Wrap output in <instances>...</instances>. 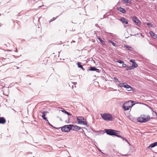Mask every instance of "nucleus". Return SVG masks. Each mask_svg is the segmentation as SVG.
<instances>
[{"label":"nucleus","mask_w":157,"mask_h":157,"mask_svg":"<svg viewBox=\"0 0 157 157\" xmlns=\"http://www.w3.org/2000/svg\"><path fill=\"white\" fill-rule=\"evenodd\" d=\"M134 101L132 100H129L128 101L125 102L122 106L123 108L124 111L128 110L129 109H131L132 107L135 105L134 104H132Z\"/></svg>","instance_id":"obj_1"},{"label":"nucleus","mask_w":157,"mask_h":157,"mask_svg":"<svg viewBox=\"0 0 157 157\" xmlns=\"http://www.w3.org/2000/svg\"><path fill=\"white\" fill-rule=\"evenodd\" d=\"M105 130L107 134L108 135L112 136H115L118 137L122 138L121 136L118 135L119 134V131H117L115 130L111 129H105Z\"/></svg>","instance_id":"obj_2"},{"label":"nucleus","mask_w":157,"mask_h":157,"mask_svg":"<svg viewBox=\"0 0 157 157\" xmlns=\"http://www.w3.org/2000/svg\"><path fill=\"white\" fill-rule=\"evenodd\" d=\"M150 119V117L149 116H146L142 115L138 118L137 121L139 122H145L149 121Z\"/></svg>","instance_id":"obj_3"},{"label":"nucleus","mask_w":157,"mask_h":157,"mask_svg":"<svg viewBox=\"0 0 157 157\" xmlns=\"http://www.w3.org/2000/svg\"><path fill=\"white\" fill-rule=\"evenodd\" d=\"M101 116L103 119L105 121H109L113 120V117L110 114L107 113L101 114Z\"/></svg>","instance_id":"obj_4"},{"label":"nucleus","mask_w":157,"mask_h":157,"mask_svg":"<svg viewBox=\"0 0 157 157\" xmlns=\"http://www.w3.org/2000/svg\"><path fill=\"white\" fill-rule=\"evenodd\" d=\"M77 120L78 121V124L84 125L87 124V122L86 121V120L82 117H78L77 118Z\"/></svg>","instance_id":"obj_5"},{"label":"nucleus","mask_w":157,"mask_h":157,"mask_svg":"<svg viewBox=\"0 0 157 157\" xmlns=\"http://www.w3.org/2000/svg\"><path fill=\"white\" fill-rule=\"evenodd\" d=\"M71 129V124L65 125L61 128V130L63 132H68Z\"/></svg>","instance_id":"obj_6"},{"label":"nucleus","mask_w":157,"mask_h":157,"mask_svg":"<svg viewBox=\"0 0 157 157\" xmlns=\"http://www.w3.org/2000/svg\"><path fill=\"white\" fill-rule=\"evenodd\" d=\"M71 129L74 131H78L80 129L81 127L77 125L71 124Z\"/></svg>","instance_id":"obj_7"},{"label":"nucleus","mask_w":157,"mask_h":157,"mask_svg":"<svg viewBox=\"0 0 157 157\" xmlns=\"http://www.w3.org/2000/svg\"><path fill=\"white\" fill-rule=\"evenodd\" d=\"M132 19L133 21L137 25H140V23L139 20L136 16H133L132 17Z\"/></svg>","instance_id":"obj_8"},{"label":"nucleus","mask_w":157,"mask_h":157,"mask_svg":"<svg viewBox=\"0 0 157 157\" xmlns=\"http://www.w3.org/2000/svg\"><path fill=\"white\" fill-rule=\"evenodd\" d=\"M120 20L123 23L125 24H128V23L127 21L123 17H121L120 19Z\"/></svg>","instance_id":"obj_9"},{"label":"nucleus","mask_w":157,"mask_h":157,"mask_svg":"<svg viewBox=\"0 0 157 157\" xmlns=\"http://www.w3.org/2000/svg\"><path fill=\"white\" fill-rule=\"evenodd\" d=\"M149 33L153 38L156 39L157 38V35L152 31H150Z\"/></svg>","instance_id":"obj_10"},{"label":"nucleus","mask_w":157,"mask_h":157,"mask_svg":"<svg viewBox=\"0 0 157 157\" xmlns=\"http://www.w3.org/2000/svg\"><path fill=\"white\" fill-rule=\"evenodd\" d=\"M157 146V142H155L151 144L149 146L147 147V148H153Z\"/></svg>","instance_id":"obj_11"},{"label":"nucleus","mask_w":157,"mask_h":157,"mask_svg":"<svg viewBox=\"0 0 157 157\" xmlns=\"http://www.w3.org/2000/svg\"><path fill=\"white\" fill-rule=\"evenodd\" d=\"M117 10L118 11L124 13H125L126 12V10L124 9L121 7H119L117 9Z\"/></svg>","instance_id":"obj_12"},{"label":"nucleus","mask_w":157,"mask_h":157,"mask_svg":"<svg viewBox=\"0 0 157 157\" xmlns=\"http://www.w3.org/2000/svg\"><path fill=\"white\" fill-rule=\"evenodd\" d=\"M124 87L128 91L131 90L132 89V87L128 85L126 83Z\"/></svg>","instance_id":"obj_13"},{"label":"nucleus","mask_w":157,"mask_h":157,"mask_svg":"<svg viewBox=\"0 0 157 157\" xmlns=\"http://www.w3.org/2000/svg\"><path fill=\"white\" fill-rule=\"evenodd\" d=\"M6 122V120L4 117H0V124H5Z\"/></svg>","instance_id":"obj_14"},{"label":"nucleus","mask_w":157,"mask_h":157,"mask_svg":"<svg viewBox=\"0 0 157 157\" xmlns=\"http://www.w3.org/2000/svg\"><path fill=\"white\" fill-rule=\"evenodd\" d=\"M47 113V111H45L43 112V115L42 116V117L44 119L48 121V120L47 118L45 117L46 115L45 113Z\"/></svg>","instance_id":"obj_15"},{"label":"nucleus","mask_w":157,"mask_h":157,"mask_svg":"<svg viewBox=\"0 0 157 157\" xmlns=\"http://www.w3.org/2000/svg\"><path fill=\"white\" fill-rule=\"evenodd\" d=\"M90 70L91 71H97L98 69L96 68L95 67H90Z\"/></svg>","instance_id":"obj_16"},{"label":"nucleus","mask_w":157,"mask_h":157,"mask_svg":"<svg viewBox=\"0 0 157 157\" xmlns=\"http://www.w3.org/2000/svg\"><path fill=\"white\" fill-rule=\"evenodd\" d=\"M124 48H128L130 51H132V48L130 46H129L126 45H124Z\"/></svg>","instance_id":"obj_17"},{"label":"nucleus","mask_w":157,"mask_h":157,"mask_svg":"<svg viewBox=\"0 0 157 157\" xmlns=\"http://www.w3.org/2000/svg\"><path fill=\"white\" fill-rule=\"evenodd\" d=\"M77 65H78V67L81 68L82 70H84L83 69L82 65L81 64L80 62H78L77 63Z\"/></svg>","instance_id":"obj_18"},{"label":"nucleus","mask_w":157,"mask_h":157,"mask_svg":"<svg viewBox=\"0 0 157 157\" xmlns=\"http://www.w3.org/2000/svg\"><path fill=\"white\" fill-rule=\"evenodd\" d=\"M126 83H120L119 84L118 86L119 87H124Z\"/></svg>","instance_id":"obj_19"},{"label":"nucleus","mask_w":157,"mask_h":157,"mask_svg":"<svg viewBox=\"0 0 157 157\" xmlns=\"http://www.w3.org/2000/svg\"><path fill=\"white\" fill-rule=\"evenodd\" d=\"M132 66L133 67L134 69L135 68L137 67L138 65L136 63V62H135L134 63H133L132 64Z\"/></svg>","instance_id":"obj_20"},{"label":"nucleus","mask_w":157,"mask_h":157,"mask_svg":"<svg viewBox=\"0 0 157 157\" xmlns=\"http://www.w3.org/2000/svg\"><path fill=\"white\" fill-rule=\"evenodd\" d=\"M134 69V68L132 66H131L129 67H128L126 69V70H133Z\"/></svg>","instance_id":"obj_21"},{"label":"nucleus","mask_w":157,"mask_h":157,"mask_svg":"<svg viewBox=\"0 0 157 157\" xmlns=\"http://www.w3.org/2000/svg\"><path fill=\"white\" fill-rule=\"evenodd\" d=\"M98 40L100 41V42L103 44H105V42L101 38L98 37Z\"/></svg>","instance_id":"obj_22"},{"label":"nucleus","mask_w":157,"mask_h":157,"mask_svg":"<svg viewBox=\"0 0 157 157\" xmlns=\"http://www.w3.org/2000/svg\"><path fill=\"white\" fill-rule=\"evenodd\" d=\"M147 25L149 28L152 27L153 26L152 24L150 23H147Z\"/></svg>","instance_id":"obj_23"},{"label":"nucleus","mask_w":157,"mask_h":157,"mask_svg":"<svg viewBox=\"0 0 157 157\" xmlns=\"http://www.w3.org/2000/svg\"><path fill=\"white\" fill-rule=\"evenodd\" d=\"M109 42L110 43H111L113 46H116L114 42H113V41H111L110 40H109Z\"/></svg>","instance_id":"obj_24"},{"label":"nucleus","mask_w":157,"mask_h":157,"mask_svg":"<svg viewBox=\"0 0 157 157\" xmlns=\"http://www.w3.org/2000/svg\"><path fill=\"white\" fill-rule=\"evenodd\" d=\"M117 62L121 64H123V63H124L123 61L121 60H117Z\"/></svg>","instance_id":"obj_25"},{"label":"nucleus","mask_w":157,"mask_h":157,"mask_svg":"<svg viewBox=\"0 0 157 157\" xmlns=\"http://www.w3.org/2000/svg\"><path fill=\"white\" fill-rule=\"evenodd\" d=\"M122 66L124 67H127V65L126 64H124V63H123V64H122Z\"/></svg>","instance_id":"obj_26"},{"label":"nucleus","mask_w":157,"mask_h":157,"mask_svg":"<svg viewBox=\"0 0 157 157\" xmlns=\"http://www.w3.org/2000/svg\"><path fill=\"white\" fill-rule=\"evenodd\" d=\"M56 18H55V17H53L52 19H51L50 20V22H51V21H53L55 20L56 19Z\"/></svg>","instance_id":"obj_27"},{"label":"nucleus","mask_w":157,"mask_h":157,"mask_svg":"<svg viewBox=\"0 0 157 157\" xmlns=\"http://www.w3.org/2000/svg\"><path fill=\"white\" fill-rule=\"evenodd\" d=\"M130 62L132 63H134L135 62L134 60H132V59H131L130 60Z\"/></svg>","instance_id":"obj_28"},{"label":"nucleus","mask_w":157,"mask_h":157,"mask_svg":"<svg viewBox=\"0 0 157 157\" xmlns=\"http://www.w3.org/2000/svg\"><path fill=\"white\" fill-rule=\"evenodd\" d=\"M123 1L125 3H126L128 2V0H123Z\"/></svg>","instance_id":"obj_29"},{"label":"nucleus","mask_w":157,"mask_h":157,"mask_svg":"<svg viewBox=\"0 0 157 157\" xmlns=\"http://www.w3.org/2000/svg\"><path fill=\"white\" fill-rule=\"evenodd\" d=\"M62 112H63V113H67V111H65V110H62Z\"/></svg>","instance_id":"obj_30"},{"label":"nucleus","mask_w":157,"mask_h":157,"mask_svg":"<svg viewBox=\"0 0 157 157\" xmlns=\"http://www.w3.org/2000/svg\"><path fill=\"white\" fill-rule=\"evenodd\" d=\"M114 79L116 81H118V79H117L116 77L114 78Z\"/></svg>","instance_id":"obj_31"},{"label":"nucleus","mask_w":157,"mask_h":157,"mask_svg":"<svg viewBox=\"0 0 157 157\" xmlns=\"http://www.w3.org/2000/svg\"><path fill=\"white\" fill-rule=\"evenodd\" d=\"M72 83H73L74 85H75V87H76L75 85L77 83L76 82H72Z\"/></svg>","instance_id":"obj_32"},{"label":"nucleus","mask_w":157,"mask_h":157,"mask_svg":"<svg viewBox=\"0 0 157 157\" xmlns=\"http://www.w3.org/2000/svg\"><path fill=\"white\" fill-rule=\"evenodd\" d=\"M66 114H67L68 115H71V114H70V113H69L68 112H67Z\"/></svg>","instance_id":"obj_33"},{"label":"nucleus","mask_w":157,"mask_h":157,"mask_svg":"<svg viewBox=\"0 0 157 157\" xmlns=\"http://www.w3.org/2000/svg\"><path fill=\"white\" fill-rule=\"evenodd\" d=\"M66 114H67L68 115H71V114H70V113H69L68 112H67Z\"/></svg>","instance_id":"obj_34"},{"label":"nucleus","mask_w":157,"mask_h":157,"mask_svg":"<svg viewBox=\"0 0 157 157\" xmlns=\"http://www.w3.org/2000/svg\"><path fill=\"white\" fill-rule=\"evenodd\" d=\"M127 154H125V155H122V156H127Z\"/></svg>","instance_id":"obj_35"},{"label":"nucleus","mask_w":157,"mask_h":157,"mask_svg":"<svg viewBox=\"0 0 157 157\" xmlns=\"http://www.w3.org/2000/svg\"><path fill=\"white\" fill-rule=\"evenodd\" d=\"M153 111L154 113H155L156 114V113L154 111Z\"/></svg>","instance_id":"obj_36"},{"label":"nucleus","mask_w":157,"mask_h":157,"mask_svg":"<svg viewBox=\"0 0 157 157\" xmlns=\"http://www.w3.org/2000/svg\"><path fill=\"white\" fill-rule=\"evenodd\" d=\"M72 88H74L73 86H72Z\"/></svg>","instance_id":"obj_37"}]
</instances>
